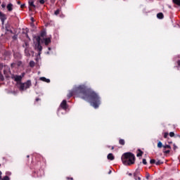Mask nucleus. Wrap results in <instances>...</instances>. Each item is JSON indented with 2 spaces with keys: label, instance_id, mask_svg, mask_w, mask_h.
I'll return each instance as SVG.
<instances>
[{
  "label": "nucleus",
  "instance_id": "obj_22",
  "mask_svg": "<svg viewBox=\"0 0 180 180\" xmlns=\"http://www.w3.org/2000/svg\"><path fill=\"white\" fill-rule=\"evenodd\" d=\"M22 47H24V49H28L29 48V43L27 42H25V44L22 45Z\"/></svg>",
  "mask_w": 180,
  "mask_h": 180
},
{
  "label": "nucleus",
  "instance_id": "obj_7",
  "mask_svg": "<svg viewBox=\"0 0 180 180\" xmlns=\"http://www.w3.org/2000/svg\"><path fill=\"white\" fill-rule=\"evenodd\" d=\"M35 49L37 50L38 56H40L41 54V51L43 50V46H41V44H35Z\"/></svg>",
  "mask_w": 180,
  "mask_h": 180
},
{
  "label": "nucleus",
  "instance_id": "obj_21",
  "mask_svg": "<svg viewBox=\"0 0 180 180\" xmlns=\"http://www.w3.org/2000/svg\"><path fill=\"white\" fill-rule=\"evenodd\" d=\"M41 40V38H40V37H36V41H37V44H40V41Z\"/></svg>",
  "mask_w": 180,
  "mask_h": 180
},
{
  "label": "nucleus",
  "instance_id": "obj_36",
  "mask_svg": "<svg viewBox=\"0 0 180 180\" xmlns=\"http://www.w3.org/2000/svg\"><path fill=\"white\" fill-rule=\"evenodd\" d=\"M169 136H170V137H174V136H175V133H174V132H170V133H169Z\"/></svg>",
  "mask_w": 180,
  "mask_h": 180
},
{
  "label": "nucleus",
  "instance_id": "obj_2",
  "mask_svg": "<svg viewBox=\"0 0 180 180\" xmlns=\"http://www.w3.org/2000/svg\"><path fill=\"white\" fill-rule=\"evenodd\" d=\"M121 160L124 165H133L136 162V156L132 153L127 152L122 155Z\"/></svg>",
  "mask_w": 180,
  "mask_h": 180
},
{
  "label": "nucleus",
  "instance_id": "obj_16",
  "mask_svg": "<svg viewBox=\"0 0 180 180\" xmlns=\"http://www.w3.org/2000/svg\"><path fill=\"white\" fill-rule=\"evenodd\" d=\"M139 175H140V173L139 172H136L134 173V178L135 180H137V178L139 177Z\"/></svg>",
  "mask_w": 180,
  "mask_h": 180
},
{
  "label": "nucleus",
  "instance_id": "obj_49",
  "mask_svg": "<svg viewBox=\"0 0 180 180\" xmlns=\"http://www.w3.org/2000/svg\"><path fill=\"white\" fill-rule=\"evenodd\" d=\"M108 174H112V170H110Z\"/></svg>",
  "mask_w": 180,
  "mask_h": 180
},
{
  "label": "nucleus",
  "instance_id": "obj_40",
  "mask_svg": "<svg viewBox=\"0 0 180 180\" xmlns=\"http://www.w3.org/2000/svg\"><path fill=\"white\" fill-rule=\"evenodd\" d=\"M66 179H68V180H74V178H72V177H66Z\"/></svg>",
  "mask_w": 180,
  "mask_h": 180
},
{
  "label": "nucleus",
  "instance_id": "obj_10",
  "mask_svg": "<svg viewBox=\"0 0 180 180\" xmlns=\"http://www.w3.org/2000/svg\"><path fill=\"white\" fill-rule=\"evenodd\" d=\"M39 81H43V82H46L47 84H49L50 79H46L44 77H41L39 78Z\"/></svg>",
  "mask_w": 180,
  "mask_h": 180
},
{
  "label": "nucleus",
  "instance_id": "obj_44",
  "mask_svg": "<svg viewBox=\"0 0 180 180\" xmlns=\"http://www.w3.org/2000/svg\"><path fill=\"white\" fill-rule=\"evenodd\" d=\"M20 8H25V4H22V5L20 6Z\"/></svg>",
  "mask_w": 180,
  "mask_h": 180
},
{
  "label": "nucleus",
  "instance_id": "obj_20",
  "mask_svg": "<svg viewBox=\"0 0 180 180\" xmlns=\"http://www.w3.org/2000/svg\"><path fill=\"white\" fill-rule=\"evenodd\" d=\"M25 55L27 56V57H30V53H29V50L27 49V48H25Z\"/></svg>",
  "mask_w": 180,
  "mask_h": 180
},
{
  "label": "nucleus",
  "instance_id": "obj_23",
  "mask_svg": "<svg viewBox=\"0 0 180 180\" xmlns=\"http://www.w3.org/2000/svg\"><path fill=\"white\" fill-rule=\"evenodd\" d=\"M5 80V77H4V75L0 72V81L3 82Z\"/></svg>",
  "mask_w": 180,
  "mask_h": 180
},
{
  "label": "nucleus",
  "instance_id": "obj_33",
  "mask_svg": "<svg viewBox=\"0 0 180 180\" xmlns=\"http://www.w3.org/2000/svg\"><path fill=\"white\" fill-rule=\"evenodd\" d=\"M163 136L165 139H167L168 137V132H165Z\"/></svg>",
  "mask_w": 180,
  "mask_h": 180
},
{
  "label": "nucleus",
  "instance_id": "obj_56",
  "mask_svg": "<svg viewBox=\"0 0 180 180\" xmlns=\"http://www.w3.org/2000/svg\"><path fill=\"white\" fill-rule=\"evenodd\" d=\"M0 167H1V164H0Z\"/></svg>",
  "mask_w": 180,
  "mask_h": 180
},
{
  "label": "nucleus",
  "instance_id": "obj_5",
  "mask_svg": "<svg viewBox=\"0 0 180 180\" xmlns=\"http://www.w3.org/2000/svg\"><path fill=\"white\" fill-rule=\"evenodd\" d=\"M8 19V17L6 16V14L2 13V11H0V20L1 22V25H5V20Z\"/></svg>",
  "mask_w": 180,
  "mask_h": 180
},
{
  "label": "nucleus",
  "instance_id": "obj_45",
  "mask_svg": "<svg viewBox=\"0 0 180 180\" xmlns=\"http://www.w3.org/2000/svg\"><path fill=\"white\" fill-rule=\"evenodd\" d=\"M137 180H141V177H140L139 176H138Z\"/></svg>",
  "mask_w": 180,
  "mask_h": 180
},
{
  "label": "nucleus",
  "instance_id": "obj_8",
  "mask_svg": "<svg viewBox=\"0 0 180 180\" xmlns=\"http://www.w3.org/2000/svg\"><path fill=\"white\" fill-rule=\"evenodd\" d=\"M6 8L8 12H12V11H13V4L10 3L7 5Z\"/></svg>",
  "mask_w": 180,
  "mask_h": 180
},
{
  "label": "nucleus",
  "instance_id": "obj_12",
  "mask_svg": "<svg viewBox=\"0 0 180 180\" xmlns=\"http://www.w3.org/2000/svg\"><path fill=\"white\" fill-rule=\"evenodd\" d=\"M28 4L30 6H32V8H36V5H34V0H29Z\"/></svg>",
  "mask_w": 180,
  "mask_h": 180
},
{
  "label": "nucleus",
  "instance_id": "obj_43",
  "mask_svg": "<svg viewBox=\"0 0 180 180\" xmlns=\"http://www.w3.org/2000/svg\"><path fill=\"white\" fill-rule=\"evenodd\" d=\"M1 175H2V172L0 171V179H1V178H2Z\"/></svg>",
  "mask_w": 180,
  "mask_h": 180
},
{
  "label": "nucleus",
  "instance_id": "obj_38",
  "mask_svg": "<svg viewBox=\"0 0 180 180\" xmlns=\"http://www.w3.org/2000/svg\"><path fill=\"white\" fill-rule=\"evenodd\" d=\"M6 4H5V3H3L2 4H1V8H6Z\"/></svg>",
  "mask_w": 180,
  "mask_h": 180
},
{
  "label": "nucleus",
  "instance_id": "obj_55",
  "mask_svg": "<svg viewBox=\"0 0 180 180\" xmlns=\"http://www.w3.org/2000/svg\"><path fill=\"white\" fill-rule=\"evenodd\" d=\"M129 175H131V174H129Z\"/></svg>",
  "mask_w": 180,
  "mask_h": 180
},
{
  "label": "nucleus",
  "instance_id": "obj_50",
  "mask_svg": "<svg viewBox=\"0 0 180 180\" xmlns=\"http://www.w3.org/2000/svg\"><path fill=\"white\" fill-rule=\"evenodd\" d=\"M30 157V155H27V158H29Z\"/></svg>",
  "mask_w": 180,
  "mask_h": 180
},
{
  "label": "nucleus",
  "instance_id": "obj_14",
  "mask_svg": "<svg viewBox=\"0 0 180 180\" xmlns=\"http://www.w3.org/2000/svg\"><path fill=\"white\" fill-rule=\"evenodd\" d=\"M46 34L47 32H46V30H42L40 34V37H46Z\"/></svg>",
  "mask_w": 180,
  "mask_h": 180
},
{
  "label": "nucleus",
  "instance_id": "obj_46",
  "mask_svg": "<svg viewBox=\"0 0 180 180\" xmlns=\"http://www.w3.org/2000/svg\"><path fill=\"white\" fill-rule=\"evenodd\" d=\"M177 64L180 66V60L177 61Z\"/></svg>",
  "mask_w": 180,
  "mask_h": 180
},
{
  "label": "nucleus",
  "instance_id": "obj_28",
  "mask_svg": "<svg viewBox=\"0 0 180 180\" xmlns=\"http://www.w3.org/2000/svg\"><path fill=\"white\" fill-rule=\"evenodd\" d=\"M60 9H57L55 12H54V15H56L57 16V15H60Z\"/></svg>",
  "mask_w": 180,
  "mask_h": 180
},
{
  "label": "nucleus",
  "instance_id": "obj_35",
  "mask_svg": "<svg viewBox=\"0 0 180 180\" xmlns=\"http://www.w3.org/2000/svg\"><path fill=\"white\" fill-rule=\"evenodd\" d=\"M44 0H39V4H41V5H44Z\"/></svg>",
  "mask_w": 180,
  "mask_h": 180
},
{
  "label": "nucleus",
  "instance_id": "obj_52",
  "mask_svg": "<svg viewBox=\"0 0 180 180\" xmlns=\"http://www.w3.org/2000/svg\"><path fill=\"white\" fill-rule=\"evenodd\" d=\"M49 50H51V48L49 47Z\"/></svg>",
  "mask_w": 180,
  "mask_h": 180
},
{
  "label": "nucleus",
  "instance_id": "obj_19",
  "mask_svg": "<svg viewBox=\"0 0 180 180\" xmlns=\"http://www.w3.org/2000/svg\"><path fill=\"white\" fill-rule=\"evenodd\" d=\"M173 3L177 5V6H180V0H173Z\"/></svg>",
  "mask_w": 180,
  "mask_h": 180
},
{
  "label": "nucleus",
  "instance_id": "obj_18",
  "mask_svg": "<svg viewBox=\"0 0 180 180\" xmlns=\"http://www.w3.org/2000/svg\"><path fill=\"white\" fill-rule=\"evenodd\" d=\"M162 147H164V145H162V141H159L158 143V148H162Z\"/></svg>",
  "mask_w": 180,
  "mask_h": 180
},
{
  "label": "nucleus",
  "instance_id": "obj_39",
  "mask_svg": "<svg viewBox=\"0 0 180 180\" xmlns=\"http://www.w3.org/2000/svg\"><path fill=\"white\" fill-rule=\"evenodd\" d=\"M60 2H62V4H65V2H67V0H60Z\"/></svg>",
  "mask_w": 180,
  "mask_h": 180
},
{
  "label": "nucleus",
  "instance_id": "obj_53",
  "mask_svg": "<svg viewBox=\"0 0 180 180\" xmlns=\"http://www.w3.org/2000/svg\"><path fill=\"white\" fill-rule=\"evenodd\" d=\"M0 4H2V1L0 0Z\"/></svg>",
  "mask_w": 180,
  "mask_h": 180
},
{
  "label": "nucleus",
  "instance_id": "obj_30",
  "mask_svg": "<svg viewBox=\"0 0 180 180\" xmlns=\"http://www.w3.org/2000/svg\"><path fill=\"white\" fill-rule=\"evenodd\" d=\"M163 148H165H165L171 149V146H169V145H165V146H163Z\"/></svg>",
  "mask_w": 180,
  "mask_h": 180
},
{
  "label": "nucleus",
  "instance_id": "obj_37",
  "mask_svg": "<svg viewBox=\"0 0 180 180\" xmlns=\"http://www.w3.org/2000/svg\"><path fill=\"white\" fill-rule=\"evenodd\" d=\"M173 146H174L173 150H176V148H178V146L175 145V143H174Z\"/></svg>",
  "mask_w": 180,
  "mask_h": 180
},
{
  "label": "nucleus",
  "instance_id": "obj_9",
  "mask_svg": "<svg viewBox=\"0 0 180 180\" xmlns=\"http://www.w3.org/2000/svg\"><path fill=\"white\" fill-rule=\"evenodd\" d=\"M44 44L45 46H49V43H51V38L48 37V38H44Z\"/></svg>",
  "mask_w": 180,
  "mask_h": 180
},
{
  "label": "nucleus",
  "instance_id": "obj_27",
  "mask_svg": "<svg viewBox=\"0 0 180 180\" xmlns=\"http://www.w3.org/2000/svg\"><path fill=\"white\" fill-rule=\"evenodd\" d=\"M30 67H32V68L34 67V61L31 60L30 62Z\"/></svg>",
  "mask_w": 180,
  "mask_h": 180
},
{
  "label": "nucleus",
  "instance_id": "obj_26",
  "mask_svg": "<svg viewBox=\"0 0 180 180\" xmlns=\"http://www.w3.org/2000/svg\"><path fill=\"white\" fill-rule=\"evenodd\" d=\"M10 27H11V26L9 25V24H6V30L7 31V32H9L10 31Z\"/></svg>",
  "mask_w": 180,
  "mask_h": 180
},
{
  "label": "nucleus",
  "instance_id": "obj_42",
  "mask_svg": "<svg viewBox=\"0 0 180 180\" xmlns=\"http://www.w3.org/2000/svg\"><path fill=\"white\" fill-rule=\"evenodd\" d=\"M51 2L52 4H56V0H51Z\"/></svg>",
  "mask_w": 180,
  "mask_h": 180
},
{
  "label": "nucleus",
  "instance_id": "obj_32",
  "mask_svg": "<svg viewBox=\"0 0 180 180\" xmlns=\"http://www.w3.org/2000/svg\"><path fill=\"white\" fill-rule=\"evenodd\" d=\"M142 162H143V165H147V160L143 159Z\"/></svg>",
  "mask_w": 180,
  "mask_h": 180
},
{
  "label": "nucleus",
  "instance_id": "obj_47",
  "mask_svg": "<svg viewBox=\"0 0 180 180\" xmlns=\"http://www.w3.org/2000/svg\"><path fill=\"white\" fill-rule=\"evenodd\" d=\"M31 20H32V22H34V18H32Z\"/></svg>",
  "mask_w": 180,
  "mask_h": 180
},
{
  "label": "nucleus",
  "instance_id": "obj_25",
  "mask_svg": "<svg viewBox=\"0 0 180 180\" xmlns=\"http://www.w3.org/2000/svg\"><path fill=\"white\" fill-rule=\"evenodd\" d=\"M0 180H11V179L9 178V176H5L2 179H1Z\"/></svg>",
  "mask_w": 180,
  "mask_h": 180
},
{
  "label": "nucleus",
  "instance_id": "obj_31",
  "mask_svg": "<svg viewBox=\"0 0 180 180\" xmlns=\"http://www.w3.org/2000/svg\"><path fill=\"white\" fill-rule=\"evenodd\" d=\"M155 160H154V159H151L150 160V164H151V165H153V164H155Z\"/></svg>",
  "mask_w": 180,
  "mask_h": 180
},
{
  "label": "nucleus",
  "instance_id": "obj_3",
  "mask_svg": "<svg viewBox=\"0 0 180 180\" xmlns=\"http://www.w3.org/2000/svg\"><path fill=\"white\" fill-rule=\"evenodd\" d=\"M32 86V82L30 80H27L25 83L20 82L18 84V88L20 92H23V91H26V89H29Z\"/></svg>",
  "mask_w": 180,
  "mask_h": 180
},
{
  "label": "nucleus",
  "instance_id": "obj_6",
  "mask_svg": "<svg viewBox=\"0 0 180 180\" xmlns=\"http://www.w3.org/2000/svg\"><path fill=\"white\" fill-rule=\"evenodd\" d=\"M60 107L63 109V110H67L68 109V104H67V100H63L60 103Z\"/></svg>",
  "mask_w": 180,
  "mask_h": 180
},
{
  "label": "nucleus",
  "instance_id": "obj_48",
  "mask_svg": "<svg viewBox=\"0 0 180 180\" xmlns=\"http://www.w3.org/2000/svg\"><path fill=\"white\" fill-rule=\"evenodd\" d=\"M13 39L15 40V39H16V36H13Z\"/></svg>",
  "mask_w": 180,
  "mask_h": 180
},
{
  "label": "nucleus",
  "instance_id": "obj_17",
  "mask_svg": "<svg viewBox=\"0 0 180 180\" xmlns=\"http://www.w3.org/2000/svg\"><path fill=\"white\" fill-rule=\"evenodd\" d=\"M126 143V142L124 141V139H120L119 140V144H120V146H124V144Z\"/></svg>",
  "mask_w": 180,
  "mask_h": 180
},
{
  "label": "nucleus",
  "instance_id": "obj_34",
  "mask_svg": "<svg viewBox=\"0 0 180 180\" xmlns=\"http://www.w3.org/2000/svg\"><path fill=\"white\" fill-rule=\"evenodd\" d=\"M146 179H150V173H146Z\"/></svg>",
  "mask_w": 180,
  "mask_h": 180
},
{
  "label": "nucleus",
  "instance_id": "obj_51",
  "mask_svg": "<svg viewBox=\"0 0 180 180\" xmlns=\"http://www.w3.org/2000/svg\"><path fill=\"white\" fill-rule=\"evenodd\" d=\"M114 148H115V147L112 146V150H114Z\"/></svg>",
  "mask_w": 180,
  "mask_h": 180
},
{
  "label": "nucleus",
  "instance_id": "obj_29",
  "mask_svg": "<svg viewBox=\"0 0 180 180\" xmlns=\"http://www.w3.org/2000/svg\"><path fill=\"white\" fill-rule=\"evenodd\" d=\"M156 165H161V164H163L162 162H161V160H158L157 162H155Z\"/></svg>",
  "mask_w": 180,
  "mask_h": 180
},
{
  "label": "nucleus",
  "instance_id": "obj_13",
  "mask_svg": "<svg viewBox=\"0 0 180 180\" xmlns=\"http://www.w3.org/2000/svg\"><path fill=\"white\" fill-rule=\"evenodd\" d=\"M158 19H164V14L162 13H158L157 14Z\"/></svg>",
  "mask_w": 180,
  "mask_h": 180
},
{
  "label": "nucleus",
  "instance_id": "obj_54",
  "mask_svg": "<svg viewBox=\"0 0 180 180\" xmlns=\"http://www.w3.org/2000/svg\"><path fill=\"white\" fill-rule=\"evenodd\" d=\"M169 144L172 143V142H169Z\"/></svg>",
  "mask_w": 180,
  "mask_h": 180
},
{
  "label": "nucleus",
  "instance_id": "obj_11",
  "mask_svg": "<svg viewBox=\"0 0 180 180\" xmlns=\"http://www.w3.org/2000/svg\"><path fill=\"white\" fill-rule=\"evenodd\" d=\"M108 160H110V161H113L115 160V156H113L112 153H109L107 156Z\"/></svg>",
  "mask_w": 180,
  "mask_h": 180
},
{
  "label": "nucleus",
  "instance_id": "obj_15",
  "mask_svg": "<svg viewBox=\"0 0 180 180\" xmlns=\"http://www.w3.org/2000/svg\"><path fill=\"white\" fill-rule=\"evenodd\" d=\"M138 151H139V153L136 154V157H142L143 154V150L139 149Z\"/></svg>",
  "mask_w": 180,
  "mask_h": 180
},
{
  "label": "nucleus",
  "instance_id": "obj_1",
  "mask_svg": "<svg viewBox=\"0 0 180 180\" xmlns=\"http://www.w3.org/2000/svg\"><path fill=\"white\" fill-rule=\"evenodd\" d=\"M74 95L89 102L94 109H98L101 105V96H99V94L84 84L75 87L68 94V99H70Z\"/></svg>",
  "mask_w": 180,
  "mask_h": 180
},
{
  "label": "nucleus",
  "instance_id": "obj_24",
  "mask_svg": "<svg viewBox=\"0 0 180 180\" xmlns=\"http://www.w3.org/2000/svg\"><path fill=\"white\" fill-rule=\"evenodd\" d=\"M163 153L165 155L169 154V153H171V150H165V149H163Z\"/></svg>",
  "mask_w": 180,
  "mask_h": 180
},
{
  "label": "nucleus",
  "instance_id": "obj_41",
  "mask_svg": "<svg viewBox=\"0 0 180 180\" xmlns=\"http://www.w3.org/2000/svg\"><path fill=\"white\" fill-rule=\"evenodd\" d=\"M39 101H40V98H37L35 99V102H39Z\"/></svg>",
  "mask_w": 180,
  "mask_h": 180
},
{
  "label": "nucleus",
  "instance_id": "obj_4",
  "mask_svg": "<svg viewBox=\"0 0 180 180\" xmlns=\"http://www.w3.org/2000/svg\"><path fill=\"white\" fill-rule=\"evenodd\" d=\"M25 76V73H22V75H15L12 77V79H14V81L15 82H18V84H19L20 82V81H22V79L23 78V77Z\"/></svg>",
  "mask_w": 180,
  "mask_h": 180
}]
</instances>
